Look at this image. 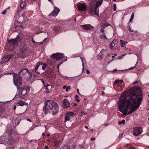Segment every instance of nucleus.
<instances>
[{
	"label": "nucleus",
	"mask_w": 149,
	"mask_h": 149,
	"mask_svg": "<svg viewBox=\"0 0 149 149\" xmlns=\"http://www.w3.org/2000/svg\"><path fill=\"white\" fill-rule=\"evenodd\" d=\"M138 83V81H135L133 83V84L134 85L135 84H136Z\"/></svg>",
	"instance_id": "c03bdc74"
},
{
	"label": "nucleus",
	"mask_w": 149,
	"mask_h": 149,
	"mask_svg": "<svg viewBox=\"0 0 149 149\" xmlns=\"http://www.w3.org/2000/svg\"><path fill=\"white\" fill-rule=\"evenodd\" d=\"M42 65V68L43 70H45V68H46V65L45 64H43L42 63V65Z\"/></svg>",
	"instance_id": "c756f323"
},
{
	"label": "nucleus",
	"mask_w": 149,
	"mask_h": 149,
	"mask_svg": "<svg viewBox=\"0 0 149 149\" xmlns=\"http://www.w3.org/2000/svg\"><path fill=\"white\" fill-rule=\"evenodd\" d=\"M6 9L4 10H3L2 11V12H1V14H3V15H5L6 12Z\"/></svg>",
	"instance_id": "7c9ffc66"
},
{
	"label": "nucleus",
	"mask_w": 149,
	"mask_h": 149,
	"mask_svg": "<svg viewBox=\"0 0 149 149\" xmlns=\"http://www.w3.org/2000/svg\"><path fill=\"white\" fill-rule=\"evenodd\" d=\"M125 120H122L121 121H119L118 122V124L119 125H121L122 124H125Z\"/></svg>",
	"instance_id": "a878e982"
},
{
	"label": "nucleus",
	"mask_w": 149,
	"mask_h": 149,
	"mask_svg": "<svg viewBox=\"0 0 149 149\" xmlns=\"http://www.w3.org/2000/svg\"><path fill=\"white\" fill-rule=\"evenodd\" d=\"M64 61H63V62H62V63H60L57 66V68H58L59 67V66L61 64H62Z\"/></svg>",
	"instance_id": "09e8293b"
},
{
	"label": "nucleus",
	"mask_w": 149,
	"mask_h": 149,
	"mask_svg": "<svg viewBox=\"0 0 149 149\" xmlns=\"http://www.w3.org/2000/svg\"><path fill=\"white\" fill-rule=\"evenodd\" d=\"M45 135V134L44 133H43L42 134V136H44Z\"/></svg>",
	"instance_id": "6e6d98bb"
},
{
	"label": "nucleus",
	"mask_w": 149,
	"mask_h": 149,
	"mask_svg": "<svg viewBox=\"0 0 149 149\" xmlns=\"http://www.w3.org/2000/svg\"><path fill=\"white\" fill-rule=\"evenodd\" d=\"M66 149H70V147L68 145V144L66 145L65 146Z\"/></svg>",
	"instance_id": "c9c22d12"
},
{
	"label": "nucleus",
	"mask_w": 149,
	"mask_h": 149,
	"mask_svg": "<svg viewBox=\"0 0 149 149\" xmlns=\"http://www.w3.org/2000/svg\"><path fill=\"white\" fill-rule=\"evenodd\" d=\"M112 61V60L111 61H109V62H108V64H109V63H110V62H111V61Z\"/></svg>",
	"instance_id": "338daca9"
},
{
	"label": "nucleus",
	"mask_w": 149,
	"mask_h": 149,
	"mask_svg": "<svg viewBox=\"0 0 149 149\" xmlns=\"http://www.w3.org/2000/svg\"><path fill=\"white\" fill-rule=\"evenodd\" d=\"M41 65H42V63L40 62H39L36 65L35 68V70L36 72L37 70L38 69V68Z\"/></svg>",
	"instance_id": "b1692460"
},
{
	"label": "nucleus",
	"mask_w": 149,
	"mask_h": 149,
	"mask_svg": "<svg viewBox=\"0 0 149 149\" xmlns=\"http://www.w3.org/2000/svg\"><path fill=\"white\" fill-rule=\"evenodd\" d=\"M25 89H26V93H25V92L24 91H22V90L20 91H21L22 95H23V96L25 95L27 93V90L25 88Z\"/></svg>",
	"instance_id": "cd10ccee"
},
{
	"label": "nucleus",
	"mask_w": 149,
	"mask_h": 149,
	"mask_svg": "<svg viewBox=\"0 0 149 149\" xmlns=\"http://www.w3.org/2000/svg\"><path fill=\"white\" fill-rule=\"evenodd\" d=\"M115 57V56H112V58H114Z\"/></svg>",
	"instance_id": "052dcab7"
},
{
	"label": "nucleus",
	"mask_w": 149,
	"mask_h": 149,
	"mask_svg": "<svg viewBox=\"0 0 149 149\" xmlns=\"http://www.w3.org/2000/svg\"><path fill=\"white\" fill-rule=\"evenodd\" d=\"M95 140V138H92L91 139V140L92 141H94Z\"/></svg>",
	"instance_id": "de8ad7c7"
},
{
	"label": "nucleus",
	"mask_w": 149,
	"mask_h": 149,
	"mask_svg": "<svg viewBox=\"0 0 149 149\" xmlns=\"http://www.w3.org/2000/svg\"><path fill=\"white\" fill-rule=\"evenodd\" d=\"M116 42V40H113L111 43L110 45V48L111 49L115 46Z\"/></svg>",
	"instance_id": "5701e85b"
},
{
	"label": "nucleus",
	"mask_w": 149,
	"mask_h": 149,
	"mask_svg": "<svg viewBox=\"0 0 149 149\" xmlns=\"http://www.w3.org/2000/svg\"><path fill=\"white\" fill-rule=\"evenodd\" d=\"M63 106L64 108L65 109L70 107V104L67 99H65L63 100Z\"/></svg>",
	"instance_id": "2eb2a0df"
},
{
	"label": "nucleus",
	"mask_w": 149,
	"mask_h": 149,
	"mask_svg": "<svg viewBox=\"0 0 149 149\" xmlns=\"http://www.w3.org/2000/svg\"><path fill=\"white\" fill-rule=\"evenodd\" d=\"M2 112H1L0 111V115L2 114Z\"/></svg>",
	"instance_id": "774afa93"
},
{
	"label": "nucleus",
	"mask_w": 149,
	"mask_h": 149,
	"mask_svg": "<svg viewBox=\"0 0 149 149\" xmlns=\"http://www.w3.org/2000/svg\"><path fill=\"white\" fill-rule=\"evenodd\" d=\"M123 135V134H121L119 135V138H122Z\"/></svg>",
	"instance_id": "a18cd8bd"
},
{
	"label": "nucleus",
	"mask_w": 149,
	"mask_h": 149,
	"mask_svg": "<svg viewBox=\"0 0 149 149\" xmlns=\"http://www.w3.org/2000/svg\"><path fill=\"white\" fill-rule=\"evenodd\" d=\"M113 10L114 11H116V4H114L113 5Z\"/></svg>",
	"instance_id": "72a5a7b5"
},
{
	"label": "nucleus",
	"mask_w": 149,
	"mask_h": 149,
	"mask_svg": "<svg viewBox=\"0 0 149 149\" xmlns=\"http://www.w3.org/2000/svg\"><path fill=\"white\" fill-rule=\"evenodd\" d=\"M67 86H63V89H66V88H67Z\"/></svg>",
	"instance_id": "49530a36"
},
{
	"label": "nucleus",
	"mask_w": 149,
	"mask_h": 149,
	"mask_svg": "<svg viewBox=\"0 0 149 149\" xmlns=\"http://www.w3.org/2000/svg\"><path fill=\"white\" fill-rule=\"evenodd\" d=\"M128 27L129 28H128V29L130 31V32L133 31V30H132V29H131V28L130 26H129Z\"/></svg>",
	"instance_id": "a19ab883"
},
{
	"label": "nucleus",
	"mask_w": 149,
	"mask_h": 149,
	"mask_svg": "<svg viewBox=\"0 0 149 149\" xmlns=\"http://www.w3.org/2000/svg\"><path fill=\"white\" fill-rule=\"evenodd\" d=\"M133 19L130 18L129 20V22H132Z\"/></svg>",
	"instance_id": "603ef678"
},
{
	"label": "nucleus",
	"mask_w": 149,
	"mask_h": 149,
	"mask_svg": "<svg viewBox=\"0 0 149 149\" xmlns=\"http://www.w3.org/2000/svg\"><path fill=\"white\" fill-rule=\"evenodd\" d=\"M86 72L88 74H89L90 73V72L89 70H86Z\"/></svg>",
	"instance_id": "58836bf2"
},
{
	"label": "nucleus",
	"mask_w": 149,
	"mask_h": 149,
	"mask_svg": "<svg viewBox=\"0 0 149 149\" xmlns=\"http://www.w3.org/2000/svg\"><path fill=\"white\" fill-rule=\"evenodd\" d=\"M70 86H68L66 90H65V91L66 92H68V90H70Z\"/></svg>",
	"instance_id": "2f4dec72"
},
{
	"label": "nucleus",
	"mask_w": 149,
	"mask_h": 149,
	"mask_svg": "<svg viewBox=\"0 0 149 149\" xmlns=\"http://www.w3.org/2000/svg\"><path fill=\"white\" fill-rule=\"evenodd\" d=\"M16 105L17 106H23L24 105H25L26 106H27L28 105V104L22 100H21L17 103Z\"/></svg>",
	"instance_id": "6ab92c4d"
},
{
	"label": "nucleus",
	"mask_w": 149,
	"mask_h": 149,
	"mask_svg": "<svg viewBox=\"0 0 149 149\" xmlns=\"http://www.w3.org/2000/svg\"><path fill=\"white\" fill-rule=\"evenodd\" d=\"M27 2V0H21L20 2V6L18 7L17 11L18 13H19L22 10L24 7L26 5Z\"/></svg>",
	"instance_id": "6e6552de"
},
{
	"label": "nucleus",
	"mask_w": 149,
	"mask_h": 149,
	"mask_svg": "<svg viewBox=\"0 0 149 149\" xmlns=\"http://www.w3.org/2000/svg\"><path fill=\"white\" fill-rule=\"evenodd\" d=\"M81 27L85 30L89 31L93 29L94 27L89 24L83 25L81 26Z\"/></svg>",
	"instance_id": "9b49d317"
},
{
	"label": "nucleus",
	"mask_w": 149,
	"mask_h": 149,
	"mask_svg": "<svg viewBox=\"0 0 149 149\" xmlns=\"http://www.w3.org/2000/svg\"><path fill=\"white\" fill-rule=\"evenodd\" d=\"M138 64V62L137 61L134 66V67H135L136 66H137V64Z\"/></svg>",
	"instance_id": "5fc2aeb1"
},
{
	"label": "nucleus",
	"mask_w": 149,
	"mask_h": 149,
	"mask_svg": "<svg viewBox=\"0 0 149 149\" xmlns=\"http://www.w3.org/2000/svg\"><path fill=\"white\" fill-rule=\"evenodd\" d=\"M77 92L79 94V90L78 89H77Z\"/></svg>",
	"instance_id": "3c124183"
},
{
	"label": "nucleus",
	"mask_w": 149,
	"mask_h": 149,
	"mask_svg": "<svg viewBox=\"0 0 149 149\" xmlns=\"http://www.w3.org/2000/svg\"><path fill=\"white\" fill-rule=\"evenodd\" d=\"M22 17L23 18H24L25 17H26L25 16H26V15H25V13H23L22 15Z\"/></svg>",
	"instance_id": "4c0bfd02"
},
{
	"label": "nucleus",
	"mask_w": 149,
	"mask_h": 149,
	"mask_svg": "<svg viewBox=\"0 0 149 149\" xmlns=\"http://www.w3.org/2000/svg\"><path fill=\"white\" fill-rule=\"evenodd\" d=\"M27 119V121H29L30 122H31V120L30 119Z\"/></svg>",
	"instance_id": "864d4df0"
},
{
	"label": "nucleus",
	"mask_w": 149,
	"mask_h": 149,
	"mask_svg": "<svg viewBox=\"0 0 149 149\" xmlns=\"http://www.w3.org/2000/svg\"><path fill=\"white\" fill-rule=\"evenodd\" d=\"M64 56V54H60L57 53L54 54L51 56V57L53 59H56V60H61Z\"/></svg>",
	"instance_id": "0eeeda50"
},
{
	"label": "nucleus",
	"mask_w": 149,
	"mask_h": 149,
	"mask_svg": "<svg viewBox=\"0 0 149 149\" xmlns=\"http://www.w3.org/2000/svg\"><path fill=\"white\" fill-rule=\"evenodd\" d=\"M111 24L109 23H107L106 22H104L103 23H102L100 25V27H101V31L102 32H104V28L108 26H110Z\"/></svg>",
	"instance_id": "4468645a"
},
{
	"label": "nucleus",
	"mask_w": 149,
	"mask_h": 149,
	"mask_svg": "<svg viewBox=\"0 0 149 149\" xmlns=\"http://www.w3.org/2000/svg\"><path fill=\"white\" fill-rule=\"evenodd\" d=\"M134 16V13H133L131 15V16L130 18L133 19Z\"/></svg>",
	"instance_id": "f704fd0d"
},
{
	"label": "nucleus",
	"mask_w": 149,
	"mask_h": 149,
	"mask_svg": "<svg viewBox=\"0 0 149 149\" xmlns=\"http://www.w3.org/2000/svg\"><path fill=\"white\" fill-rule=\"evenodd\" d=\"M59 142L56 140H55L53 142L54 145L55 146H56L59 144Z\"/></svg>",
	"instance_id": "bb28decb"
},
{
	"label": "nucleus",
	"mask_w": 149,
	"mask_h": 149,
	"mask_svg": "<svg viewBox=\"0 0 149 149\" xmlns=\"http://www.w3.org/2000/svg\"><path fill=\"white\" fill-rule=\"evenodd\" d=\"M28 47L27 45L24 44H21L20 48V50L21 51V52H26L27 49Z\"/></svg>",
	"instance_id": "f3484780"
},
{
	"label": "nucleus",
	"mask_w": 149,
	"mask_h": 149,
	"mask_svg": "<svg viewBox=\"0 0 149 149\" xmlns=\"http://www.w3.org/2000/svg\"><path fill=\"white\" fill-rule=\"evenodd\" d=\"M60 10V9L58 8L55 7L54 10L52 13L49 14V15H52L54 17H56L57 15Z\"/></svg>",
	"instance_id": "f8f14e48"
},
{
	"label": "nucleus",
	"mask_w": 149,
	"mask_h": 149,
	"mask_svg": "<svg viewBox=\"0 0 149 149\" xmlns=\"http://www.w3.org/2000/svg\"><path fill=\"white\" fill-rule=\"evenodd\" d=\"M83 114L85 115H86V113H85L84 112H82L81 113V116H82Z\"/></svg>",
	"instance_id": "ea45409f"
},
{
	"label": "nucleus",
	"mask_w": 149,
	"mask_h": 149,
	"mask_svg": "<svg viewBox=\"0 0 149 149\" xmlns=\"http://www.w3.org/2000/svg\"><path fill=\"white\" fill-rule=\"evenodd\" d=\"M85 128L87 129H88V126H85Z\"/></svg>",
	"instance_id": "bf43d9fd"
},
{
	"label": "nucleus",
	"mask_w": 149,
	"mask_h": 149,
	"mask_svg": "<svg viewBox=\"0 0 149 149\" xmlns=\"http://www.w3.org/2000/svg\"><path fill=\"white\" fill-rule=\"evenodd\" d=\"M102 32L103 33V34L100 35L99 36V38L100 39L103 40H104L105 39H107V38L106 36H105L104 32Z\"/></svg>",
	"instance_id": "4be33fe9"
},
{
	"label": "nucleus",
	"mask_w": 149,
	"mask_h": 149,
	"mask_svg": "<svg viewBox=\"0 0 149 149\" xmlns=\"http://www.w3.org/2000/svg\"><path fill=\"white\" fill-rule=\"evenodd\" d=\"M75 114L73 112H69L66 113L65 116V121H68L72 119L75 116Z\"/></svg>",
	"instance_id": "9d476101"
},
{
	"label": "nucleus",
	"mask_w": 149,
	"mask_h": 149,
	"mask_svg": "<svg viewBox=\"0 0 149 149\" xmlns=\"http://www.w3.org/2000/svg\"><path fill=\"white\" fill-rule=\"evenodd\" d=\"M20 35H18L17 37L15 39L11 40H9L8 42L10 45H11L13 46H15L17 45V44L22 39Z\"/></svg>",
	"instance_id": "39448f33"
},
{
	"label": "nucleus",
	"mask_w": 149,
	"mask_h": 149,
	"mask_svg": "<svg viewBox=\"0 0 149 149\" xmlns=\"http://www.w3.org/2000/svg\"><path fill=\"white\" fill-rule=\"evenodd\" d=\"M34 128H35V127L32 126L30 128V130L31 131H32V130H33V129H34Z\"/></svg>",
	"instance_id": "e433bc0d"
},
{
	"label": "nucleus",
	"mask_w": 149,
	"mask_h": 149,
	"mask_svg": "<svg viewBox=\"0 0 149 149\" xmlns=\"http://www.w3.org/2000/svg\"><path fill=\"white\" fill-rule=\"evenodd\" d=\"M134 68H135L134 66V67H131V68H129L128 69L125 70H131Z\"/></svg>",
	"instance_id": "37998d69"
},
{
	"label": "nucleus",
	"mask_w": 149,
	"mask_h": 149,
	"mask_svg": "<svg viewBox=\"0 0 149 149\" xmlns=\"http://www.w3.org/2000/svg\"><path fill=\"white\" fill-rule=\"evenodd\" d=\"M16 107V106H15L14 107V110H15V109Z\"/></svg>",
	"instance_id": "13d9d810"
},
{
	"label": "nucleus",
	"mask_w": 149,
	"mask_h": 149,
	"mask_svg": "<svg viewBox=\"0 0 149 149\" xmlns=\"http://www.w3.org/2000/svg\"><path fill=\"white\" fill-rule=\"evenodd\" d=\"M127 43V42L125 41L122 40H120V44L121 46L122 47H125Z\"/></svg>",
	"instance_id": "aec40b11"
},
{
	"label": "nucleus",
	"mask_w": 149,
	"mask_h": 149,
	"mask_svg": "<svg viewBox=\"0 0 149 149\" xmlns=\"http://www.w3.org/2000/svg\"><path fill=\"white\" fill-rule=\"evenodd\" d=\"M38 125H35L34 126V127H35V128L36 127H38Z\"/></svg>",
	"instance_id": "0e129e2a"
},
{
	"label": "nucleus",
	"mask_w": 149,
	"mask_h": 149,
	"mask_svg": "<svg viewBox=\"0 0 149 149\" xmlns=\"http://www.w3.org/2000/svg\"><path fill=\"white\" fill-rule=\"evenodd\" d=\"M11 58V56L10 55H6L4 56L2 58L1 63L3 64L4 63L8 61Z\"/></svg>",
	"instance_id": "dca6fc26"
},
{
	"label": "nucleus",
	"mask_w": 149,
	"mask_h": 149,
	"mask_svg": "<svg viewBox=\"0 0 149 149\" xmlns=\"http://www.w3.org/2000/svg\"><path fill=\"white\" fill-rule=\"evenodd\" d=\"M50 136V135L49 134H47V136Z\"/></svg>",
	"instance_id": "680f3d73"
},
{
	"label": "nucleus",
	"mask_w": 149,
	"mask_h": 149,
	"mask_svg": "<svg viewBox=\"0 0 149 149\" xmlns=\"http://www.w3.org/2000/svg\"><path fill=\"white\" fill-rule=\"evenodd\" d=\"M101 53H102L103 55H105L106 57H108L109 56V54L108 53V52L106 50L102 49L101 51Z\"/></svg>",
	"instance_id": "412c9836"
},
{
	"label": "nucleus",
	"mask_w": 149,
	"mask_h": 149,
	"mask_svg": "<svg viewBox=\"0 0 149 149\" xmlns=\"http://www.w3.org/2000/svg\"><path fill=\"white\" fill-rule=\"evenodd\" d=\"M119 82H120V81L119 80H115L114 81V83L115 84H118Z\"/></svg>",
	"instance_id": "473e14b6"
},
{
	"label": "nucleus",
	"mask_w": 149,
	"mask_h": 149,
	"mask_svg": "<svg viewBox=\"0 0 149 149\" xmlns=\"http://www.w3.org/2000/svg\"><path fill=\"white\" fill-rule=\"evenodd\" d=\"M142 97L141 94L132 89L123 92L118 101L119 111L125 115L131 114L139 108Z\"/></svg>",
	"instance_id": "f257e3e1"
},
{
	"label": "nucleus",
	"mask_w": 149,
	"mask_h": 149,
	"mask_svg": "<svg viewBox=\"0 0 149 149\" xmlns=\"http://www.w3.org/2000/svg\"><path fill=\"white\" fill-rule=\"evenodd\" d=\"M143 132V130L141 127H134L133 128V133L134 136L141 134Z\"/></svg>",
	"instance_id": "423d86ee"
},
{
	"label": "nucleus",
	"mask_w": 149,
	"mask_h": 149,
	"mask_svg": "<svg viewBox=\"0 0 149 149\" xmlns=\"http://www.w3.org/2000/svg\"><path fill=\"white\" fill-rule=\"evenodd\" d=\"M120 82H123V81L122 80H119Z\"/></svg>",
	"instance_id": "69168bd1"
},
{
	"label": "nucleus",
	"mask_w": 149,
	"mask_h": 149,
	"mask_svg": "<svg viewBox=\"0 0 149 149\" xmlns=\"http://www.w3.org/2000/svg\"><path fill=\"white\" fill-rule=\"evenodd\" d=\"M43 110L46 114L50 112L54 115L58 113L59 109L58 104L56 102L53 100H48L45 102Z\"/></svg>",
	"instance_id": "f03ea898"
},
{
	"label": "nucleus",
	"mask_w": 149,
	"mask_h": 149,
	"mask_svg": "<svg viewBox=\"0 0 149 149\" xmlns=\"http://www.w3.org/2000/svg\"><path fill=\"white\" fill-rule=\"evenodd\" d=\"M81 60V61H82V65L83 66V68H84V63H83V60H82V58L81 57L80 58Z\"/></svg>",
	"instance_id": "79ce46f5"
},
{
	"label": "nucleus",
	"mask_w": 149,
	"mask_h": 149,
	"mask_svg": "<svg viewBox=\"0 0 149 149\" xmlns=\"http://www.w3.org/2000/svg\"><path fill=\"white\" fill-rule=\"evenodd\" d=\"M44 87L46 88V91L47 93H49L52 90V86L51 85L46 83L43 80L42 81Z\"/></svg>",
	"instance_id": "1a4fd4ad"
},
{
	"label": "nucleus",
	"mask_w": 149,
	"mask_h": 149,
	"mask_svg": "<svg viewBox=\"0 0 149 149\" xmlns=\"http://www.w3.org/2000/svg\"><path fill=\"white\" fill-rule=\"evenodd\" d=\"M130 149H134V148L133 147H131Z\"/></svg>",
	"instance_id": "4d7b16f0"
},
{
	"label": "nucleus",
	"mask_w": 149,
	"mask_h": 149,
	"mask_svg": "<svg viewBox=\"0 0 149 149\" xmlns=\"http://www.w3.org/2000/svg\"><path fill=\"white\" fill-rule=\"evenodd\" d=\"M27 73L30 74V73L27 69H22L20 71L18 72V74L19 75L20 74L22 75L23 76L25 75Z\"/></svg>",
	"instance_id": "a211bd4d"
},
{
	"label": "nucleus",
	"mask_w": 149,
	"mask_h": 149,
	"mask_svg": "<svg viewBox=\"0 0 149 149\" xmlns=\"http://www.w3.org/2000/svg\"><path fill=\"white\" fill-rule=\"evenodd\" d=\"M17 74L16 73H13V82L15 85L16 86L17 90L19 91L22 90L25 92V93H26V89L24 88H22L21 87H19L22 84V78L20 76L18 77H16Z\"/></svg>",
	"instance_id": "20e7f679"
},
{
	"label": "nucleus",
	"mask_w": 149,
	"mask_h": 149,
	"mask_svg": "<svg viewBox=\"0 0 149 149\" xmlns=\"http://www.w3.org/2000/svg\"><path fill=\"white\" fill-rule=\"evenodd\" d=\"M75 99L76 101L77 102H79L80 101V100L79 98V96L78 95H76L75 96Z\"/></svg>",
	"instance_id": "c85d7f7f"
},
{
	"label": "nucleus",
	"mask_w": 149,
	"mask_h": 149,
	"mask_svg": "<svg viewBox=\"0 0 149 149\" xmlns=\"http://www.w3.org/2000/svg\"><path fill=\"white\" fill-rule=\"evenodd\" d=\"M19 17V15L18 14L16 15L14 17L15 20H18Z\"/></svg>",
	"instance_id": "393cba45"
},
{
	"label": "nucleus",
	"mask_w": 149,
	"mask_h": 149,
	"mask_svg": "<svg viewBox=\"0 0 149 149\" xmlns=\"http://www.w3.org/2000/svg\"><path fill=\"white\" fill-rule=\"evenodd\" d=\"M103 0H93L90 3L89 13L91 15H99V7L101 5Z\"/></svg>",
	"instance_id": "7ed1b4c3"
},
{
	"label": "nucleus",
	"mask_w": 149,
	"mask_h": 149,
	"mask_svg": "<svg viewBox=\"0 0 149 149\" xmlns=\"http://www.w3.org/2000/svg\"><path fill=\"white\" fill-rule=\"evenodd\" d=\"M44 126L45 127V129H46L47 127V126L46 125H44Z\"/></svg>",
	"instance_id": "e2e57ef3"
},
{
	"label": "nucleus",
	"mask_w": 149,
	"mask_h": 149,
	"mask_svg": "<svg viewBox=\"0 0 149 149\" xmlns=\"http://www.w3.org/2000/svg\"><path fill=\"white\" fill-rule=\"evenodd\" d=\"M78 9L79 11H84L86 10V6L85 3H79L77 5Z\"/></svg>",
	"instance_id": "ddd939ff"
},
{
	"label": "nucleus",
	"mask_w": 149,
	"mask_h": 149,
	"mask_svg": "<svg viewBox=\"0 0 149 149\" xmlns=\"http://www.w3.org/2000/svg\"><path fill=\"white\" fill-rule=\"evenodd\" d=\"M49 1H51V3L52 4H54V3L52 1V0H48Z\"/></svg>",
	"instance_id": "8fccbe9b"
}]
</instances>
